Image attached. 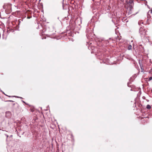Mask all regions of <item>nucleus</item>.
<instances>
[{"label":"nucleus","instance_id":"39448f33","mask_svg":"<svg viewBox=\"0 0 152 152\" xmlns=\"http://www.w3.org/2000/svg\"><path fill=\"white\" fill-rule=\"evenodd\" d=\"M152 80V77H150L149 78V80Z\"/></svg>","mask_w":152,"mask_h":152},{"label":"nucleus","instance_id":"6e6552de","mask_svg":"<svg viewBox=\"0 0 152 152\" xmlns=\"http://www.w3.org/2000/svg\"><path fill=\"white\" fill-rule=\"evenodd\" d=\"M27 18H30V17H28Z\"/></svg>","mask_w":152,"mask_h":152},{"label":"nucleus","instance_id":"20e7f679","mask_svg":"<svg viewBox=\"0 0 152 152\" xmlns=\"http://www.w3.org/2000/svg\"><path fill=\"white\" fill-rule=\"evenodd\" d=\"M146 108L148 109H150L151 108V106L150 105L148 104L147 105Z\"/></svg>","mask_w":152,"mask_h":152},{"label":"nucleus","instance_id":"423d86ee","mask_svg":"<svg viewBox=\"0 0 152 152\" xmlns=\"http://www.w3.org/2000/svg\"><path fill=\"white\" fill-rule=\"evenodd\" d=\"M5 95L7 96L8 97H10L13 96H10L7 95Z\"/></svg>","mask_w":152,"mask_h":152},{"label":"nucleus","instance_id":"f03ea898","mask_svg":"<svg viewBox=\"0 0 152 152\" xmlns=\"http://www.w3.org/2000/svg\"><path fill=\"white\" fill-rule=\"evenodd\" d=\"M140 31L141 34H145L146 32L144 27H141L140 29Z\"/></svg>","mask_w":152,"mask_h":152},{"label":"nucleus","instance_id":"0eeeda50","mask_svg":"<svg viewBox=\"0 0 152 152\" xmlns=\"http://www.w3.org/2000/svg\"><path fill=\"white\" fill-rule=\"evenodd\" d=\"M151 13H152V9L151 10Z\"/></svg>","mask_w":152,"mask_h":152},{"label":"nucleus","instance_id":"7ed1b4c3","mask_svg":"<svg viewBox=\"0 0 152 152\" xmlns=\"http://www.w3.org/2000/svg\"><path fill=\"white\" fill-rule=\"evenodd\" d=\"M132 46L131 45H129L128 46V49L129 50H131L132 49Z\"/></svg>","mask_w":152,"mask_h":152},{"label":"nucleus","instance_id":"1a4fd4ad","mask_svg":"<svg viewBox=\"0 0 152 152\" xmlns=\"http://www.w3.org/2000/svg\"><path fill=\"white\" fill-rule=\"evenodd\" d=\"M10 101V102H13V101H11V100H10V101Z\"/></svg>","mask_w":152,"mask_h":152},{"label":"nucleus","instance_id":"f257e3e1","mask_svg":"<svg viewBox=\"0 0 152 152\" xmlns=\"http://www.w3.org/2000/svg\"><path fill=\"white\" fill-rule=\"evenodd\" d=\"M7 14H9L12 12V4L9 3H5L3 6Z\"/></svg>","mask_w":152,"mask_h":152},{"label":"nucleus","instance_id":"9d476101","mask_svg":"<svg viewBox=\"0 0 152 152\" xmlns=\"http://www.w3.org/2000/svg\"><path fill=\"white\" fill-rule=\"evenodd\" d=\"M15 1V0H14V1Z\"/></svg>","mask_w":152,"mask_h":152}]
</instances>
